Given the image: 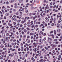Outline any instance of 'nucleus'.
I'll list each match as a JSON object with an SVG mask.
<instances>
[{
    "label": "nucleus",
    "mask_w": 62,
    "mask_h": 62,
    "mask_svg": "<svg viewBox=\"0 0 62 62\" xmlns=\"http://www.w3.org/2000/svg\"><path fill=\"white\" fill-rule=\"evenodd\" d=\"M26 22V20L24 19V21H22L21 22V23H25Z\"/></svg>",
    "instance_id": "f257e3e1"
},
{
    "label": "nucleus",
    "mask_w": 62,
    "mask_h": 62,
    "mask_svg": "<svg viewBox=\"0 0 62 62\" xmlns=\"http://www.w3.org/2000/svg\"><path fill=\"white\" fill-rule=\"evenodd\" d=\"M55 21H56V18H54V22L55 23Z\"/></svg>",
    "instance_id": "f03ea898"
},
{
    "label": "nucleus",
    "mask_w": 62,
    "mask_h": 62,
    "mask_svg": "<svg viewBox=\"0 0 62 62\" xmlns=\"http://www.w3.org/2000/svg\"><path fill=\"white\" fill-rule=\"evenodd\" d=\"M23 31L25 33H26L27 32V30H26V29H24L23 30Z\"/></svg>",
    "instance_id": "7ed1b4c3"
},
{
    "label": "nucleus",
    "mask_w": 62,
    "mask_h": 62,
    "mask_svg": "<svg viewBox=\"0 0 62 62\" xmlns=\"http://www.w3.org/2000/svg\"><path fill=\"white\" fill-rule=\"evenodd\" d=\"M9 14L8 13H7L5 14V16H8L9 15Z\"/></svg>",
    "instance_id": "20e7f679"
},
{
    "label": "nucleus",
    "mask_w": 62,
    "mask_h": 62,
    "mask_svg": "<svg viewBox=\"0 0 62 62\" xmlns=\"http://www.w3.org/2000/svg\"><path fill=\"white\" fill-rule=\"evenodd\" d=\"M60 31H61V30H60V29H58L57 31V32H60Z\"/></svg>",
    "instance_id": "39448f33"
},
{
    "label": "nucleus",
    "mask_w": 62,
    "mask_h": 62,
    "mask_svg": "<svg viewBox=\"0 0 62 62\" xmlns=\"http://www.w3.org/2000/svg\"><path fill=\"white\" fill-rule=\"evenodd\" d=\"M23 2V0H20L19 1V3H22Z\"/></svg>",
    "instance_id": "423d86ee"
},
{
    "label": "nucleus",
    "mask_w": 62,
    "mask_h": 62,
    "mask_svg": "<svg viewBox=\"0 0 62 62\" xmlns=\"http://www.w3.org/2000/svg\"><path fill=\"white\" fill-rule=\"evenodd\" d=\"M26 29H27V30H28V31H29V30H30V28H28V27H27L26 28Z\"/></svg>",
    "instance_id": "0eeeda50"
},
{
    "label": "nucleus",
    "mask_w": 62,
    "mask_h": 62,
    "mask_svg": "<svg viewBox=\"0 0 62 62\" xmlns=\"http://www.w3.org/2000/svg\"><path fill=\"white\" fill-rule=\"evenodd\" d=\"M14 2V0H11L10 2V3H13Z\"/></svg>",
    "instance_id": "6e6552de"
},
{
    "label": "nucleus",
    "mask_w": 62,
    "mask_h": 62,
    "mask_svg": "<svg viewBox=\"0 0 62 62\" xmlns=\"http://www.w3.org/2000/svg\"><path fill=\"white\" fill-rule=\"evenodd\" d=\"M39 61L40 62H42V61H43V59H42L41 60H39Z\"/></svg>",
    "instance_id": "1a4fd4ad"
},
{
    "label": "nucleus",
    "mask_w": 62,
    "mask_h": 62,
    "mask_svg": "<svg viewBox=\"0 0 62 62\" xmlns=\"http://www.w3.org/2000/svg\"><path fill=\"white\" fill-rule=\"evenodd\" d=\"M37 51V48H34V52H36Z\"/></svg>",
    "instance_id": "9d476101"
},
{
    "label": "nucleus",
    "mask_w": 62,
    "mask_h": 62,
    "mask_svg": "<svg viewBox=\"0 0 62 62\" xmlns=\"http://www.w3.org/2000/svg\"><path fill=\"white\" fill-rule=\"evenodd\" d=\"M34 41H36V42H38V41H39L38 40H35V39H34Z\"/></svg>",
    "instance_id": "9b49d317"
},
{
    "label": "nucleus",
    "mask_w": 62,
    "mask_h": 62,
    "mask_svg": "<svg viewBox=\"0 0 62 62\" xmlns=\"http://www.w3.org/2000/svg\"><path fill=\"white\" fill-rule=\"evenodd\" d=\"M34 35L33 33H30V35H31L32 36H33Z\"/></svg>",
    "instance_id": "f8f14e48"
},
{
    "label": "nucleus",
    "mask_w": 62,
    "mask_h": 62,
    "mask_svg": "<svg viewBox=\"0 0 62 62\" xmlns=\"http://www.w3.org/2000/svg\"><path fill=\"white\" fill-rule=\"evenodd\" d=\"M21 33L23 35H24V33L23 31H22Z\"/></svg>",
    "instance_id": "ddd939ff"
},
{
    "label": "nucleus",
    "mask_w": 62,
    "mask_h": 62,
    "mask_svg": "<svg viewBox=\"0 0 62 62\" xmlns=\"http://www.w3.org/2000/svg\"><path fill=\"white\" fill-rule=\"evenodd\" d=\"M23 25H22V24H21L20 25V27H23Z\"/></svg>",
    "instance_id": "4468645a"
},
{
    "label": "nucleus",
    "mask_w": 62,
    "mask_h": 62,
    "mask_svg": "<svg viewBox=\"0 0 62 62\" xmlns=\"http://www.w3.org/2000/svg\"><path fill=\"white\" fill-rule=\"evenodd\" d=\"M61 21L60 20H59L58 21V23H61Z\"/></svg>",
    "instance_id": "2eb2a0df"
},
{
    "label": "nucleus",
    "mask_w": 62,
    "mask_h": 62,
    "mask_svg": "<svg viewBox=\"0 0 62 62\" xmlns=\"http://www.w3.org/2000/svg\"><path fill=\"white\" fill-rule=\"evenodd\" d=\"M45 49H46V50L48 49V48H47V47H46V46L45 47Z\"/></svg>",
    "instance_id": "dca6fc26"
},
{
    "label": "nucleus",
    "mask_w": 62,
    "mask_h": 62,
    "mask_svg": "<svg viewBox=\"0 0 62 62\" xmlns=\"http://www.w3.org/2000/svg\"><path fill=\"white\" fill-rule=\"evenodd\" d=\"M20 13L21 14L20 15V16H22L21 15H22V14H23V13L22 12H20Z\"/></svg>",
    "instance_id": "f3484780"
},
{
    "label": "nucleus",
    "mask_w": 62,
    "mask_h": 62,
    "mask_svg": "<svg viewBox=\"0 0 62 62\" xmlns=\"http://www.w3.org/2000/svg\"><path fill=\"white\" fill-rule=\"evenodd\" d=\"M8 37H6V40L7 41L8 40Z\"/></svg>",
    "instance_id": "a211bd4d"
},
{
    "label": "nucleus",
    "mask_w": 62,
    "mask_h": 62,
    "mask_svg": "<svg viewBox=\"0 0 62 62\" xmlns=\"http://www.w3.org/2000/svg\"><path fill=\"white\" fill-rule=\"evenodd\" d=\"M54 34L55 35L56 33V31H55V30L54 31Z\"/></svg>",
    "instance_id": "6ab92c4d"
},
{
    "label": "nucleus",
    "mask_w": 62,
    "mask_h": 62,
    "mask_svg": "<svg viewBox=\"0 0 62 62\" xmlns=\"http://www.w3.org/2000/svg\"><path fill=\"white\" fill-rule=\"evenodd\" d=\"M26 48L27 49V51H28V50H29V48L28 47H26Z\"/></svg>",
    "instance_id": "aec40b11"
},
{
    "label": "nucleus",
    "mask_w": 62,
    "mask_h": 62,
    "mask_svg": "<svg viewBox=\"0 0 62 62\" xmlns=\"http://www.w3.org/2000/svg\"><path fill=\"white\" fill-rule=\"evenodd\" d=\"M35 27V25H33L31 26V28H33V27Z\"/></svg>",
    "instance_id": "412c9836"
},
{
    "label": "nucleus",
    "mask_w": 62,
    "mask_h": 62,
    "mask_svg": "<svg viewBox=\"0 0 62 62\" xmlns=\"http://www.w3.org/2000/svg\"><path fill=\"white\" fill-rule=\"evenodd\" d=\"M36 21H37V19H36L34 21V24H35V23H36Z\"/></svg>",
    "instance_id": "4be33fe9"
},
{
    "label": "nucleus",
    "mask_w": 62,
    "mask_h": 62,
    "mask_svg": "<svg viewBox=\"0 0 62 62\" xmlns=\"http://www.w3.org/2000/svg\"><path fill=\"white\" fill-rule=\"evenodd\" d=\"M14 24V25H15V24H16V22H13Z\"/></svg>",
    "instance_id": "5701e85b"
},
{
    "label": "nucleus",
    "mask_w": 62,
    "mask_h": 62,
    "mask_svg": "<svg viewBox=\"0 0 62 62\" xmlns=\"http://www.w3.org/2000/svg\"><path fill=\"white\" fill-rule=\"evenodd\" d=\"M58 43H59V42H55V44H58Z\"/></svg>",
    "instance_id": "b1692460"
},
{
    "label": "nucleus",
    "mask_w": 62,
    "mask_h": 62,
    "mask_svg": "<svg viewBox=\"0 0 62 62\" xmlns=\"http://www.w3.org/2000/svg\"><path fill=\"white\" fill-rule=\"evenodd\" d=\"M29 33H30V32L29 31H28L27 32V34H29Z\"/></svg>",
    "instance_id": "393cba45"
},
{
    "label": "nucleus",
    "mask_w": 62,
    "mask_h": 62,
    "mask_svg": "<svg viewBox=\"0 0 62 62\" xmlns=\"http://www.w3.org/2000/svg\"><path fill=\"white\" fill-rule=\"evenodd\" d=\"M53 47H56V46L57 45H53Z\"/></svg>",
    "instance_id": "a878e982"
},
{
    "label": "nucleus",
    "mask_w": 62,
    "mask_h": 62,
    "mask_svg": "<svg viewBox=\"0 0 62 62\" xmlns=\"http://www.w3.org/2000/svg\"><path fill=\"white\" fill-rule=\"evenodd\" d=\"M43 47V46H40V49H42V47Z\"/></svg>",
    "instance_id": "bb28decb"
},
{
    "label": "nucleus",
    "mask_w": 62,
    "mask_h": 62,
    "mask_svg": "<svg viewBox=\"0 0 62 62\" xmlns=\"http://www.w3.org/2000/svg\"><path fill=\"white\" fill-rule=\"evenodd\" d=\"M2 51H3V50H2L1 49H0V52H1V53H2Z\"/></svg>",
    "instance_id": "cd10ccee"
},
{
    "label": "nucleus",
    "mask_w": 62,
    "mask_h": 62,
    "mask_svg": "<svg viewBox=\"0 0 62 62\" xmlns=\"http://www.w3.org/2000/svg\"><path fill=\"white\" fill-rule=\"evenodd\" d=\"M53 32H54V31H52L50 32V34H51L52 33H53Z\"/></svg>",
    "instance_id": "c85d7f7f"
},
{
    "label": "nucleus",
    "mask_w": 62,
    "mask_h": 62,
    "mask_svg": "<svg viewBox=\"0 0 62 62\" xmlns=\"http://www.w3.org/2000/svg\"><path fill=\"white\" fill-rule=\"evenodd\" d=\"M59 58H61V55H59L58 56Z\"/></svg>",
    "instance_id": "c756f323"
},
{
    "label": "nucleus",
    "mask_w": 62,
    "mask_h": 62,
    "mask_svg": "<svg viewBox=\"0 0 62 62\" xmlns=\"http://www.w3.org/2000/svg\"><path fill=\"white\" fill-rule=\"evenodd\" d=\"M24 29V27H23L21 28V30H23Z\"/></svg>",
    "instance_id": "7c9ffc66"
},
{
    "label": "nucleus",
    "mask_w": 62,
    "mask_h": 62,
    "mask_svg": "<svg viewBox=\"0 0 62 62\" xmlns=\"http://www.w3.org/2000/svg\"><path fill=\"white\" fill-rule=\"evenodd\" d=\"M27 26L28 27H30V26H31V25H29L28 24L27 25Z\"/></svg>",
    "instance_id": "2f4dec72"
},
{
    "label": "nucleus",
    "mask_w": 62,
    "mask_h": 62,
    "mask_svg": "<svg viewBox=\"0 0 62 62\" xmlns=\"http://www.w3.org/2000/svg\"><path fill=\"white\" fill-rule=\"evenodd\" d=\"M20 38H22V37H23V36H22V35H20Z\"/></svg>",
    "instance_id": "473e14b6"
},
{
    "label": "nucleus",
    "mask_w": 62,
    "mask_h": 62,
    "mask_svg": "<svg viewBox=\"0 0 62 62\" xmlns=\"http://www.w3.org/2000/svg\"><path fill=\"white\" fill-rule=\"evenodd\" d=\"M3 50H7V48H3Z\"/></svg>",
    "instance_id": "72a5a7b5"
},
{
    "label": "nucleus",
    "mask_w": 62,
    "mask_h": 62,
    "mask_svg": "<svg viewBox=\"0 0 62 62\" xmlns=\"http://www.w3.org/2000/svg\"><path fill=\"white\" fill-rule=\"evenodd\" d=\"M2 12L3 13H4V10H3V9H2Z\"/></svg>",
    "instance_id": "f704fd0d"
},
{
    "label": "nucleus",
    "mask_w": 62,
    "mask_h": 62,
    "mask_svg": "<svg viewBox=\"0 0 62 62\" xmlns=\"http://www.w3.org/2000/svg\"><path fill=\"white\" fill-rule=\"evenodd\" d=\"M57 40V39H55L54 40V41H56Z\"/></svg>",
    "instance_id": "c9c22d12"
},
{
    "label": "nucleus",
    "mask_w": 62,
    "mask_h": 62,
    "mask_svg": "<svg viewBox=\"0 0 62 62\" xmlns=\"http://www.w3.org/2000/svg\"><path fill=\"white\" fill-rule=\"evenodd\" d=\"M20 22H21V21L19 20H18L17 21V22L18 23H20Z\"/></svg>",
    "instance_id": "e433bc0d"
},
{
    "label": "nucleus",
    "mask_w": 62,
    "mask_h": 62,
    "mask_svg": "<svg viewBox=\"0 0 62 62\" xmlns=\"http://www.w3.org/2000/svg\"><path fill=\"white\" fill-rule=\"evenodd\" d=\"M46 38H44L43 39V40H44V41H45V40H46Z\"/></svg>",
    "instance_id": "4c0bfd02"
},
{
    "label": "nucleus",
    "mask_w": 62,
    "mask_h": 62,
    "mask_svg": "<svg viewBox=\"0 0 62 62\" xmlns=\"http://www.w3.org/2000/svg\"><path fill=\"white\" fill-rule=\"evenodd\" d=\"M19 11L21 12V11H23V10H21V9H19Z\"/></svg>",
    "instance_id": "58836bf2"
},
{
    "label": "nucleus",
    "mask_w": 62,
    "mask_h": 62,
    "mask_svg": "<svg viewBox=\"0 0 62 62\" xmlns=\"http://www.w3.org/2000/svg\"><path fill=\"white\" fill-rule=\"evenodd\" d=\"M56 53H58V54H59V52H58V50L56 51Z\"/></svg>",
    "instance_id": "ea45409f"
},
{
    "label": "nucleus",
    "mask_w": 62,
    "mask_h": 62,
    "mask_svg": "<svg viewBox=\"0 0 62 62\" xmlns=\"http://www.w3.org/2000/svg\"><path fill=\"white\" fill-rule=\"evenodd\" d=\"M18 51H20L21 50V49L20 48H18Z\"/></svg>",
    "instance_id": "a19ab883"
},
{
    "label": "nucleus",
    "mask_w": 62,
    "mask_h": 62,
    "mask_svg": "<svg viewBox=\"0 0 62 62\" xmlns=\"http://www.w3.org/2000/svg\"><path fill=\"white\" fill-rule=\"evenodd\" d=\"M35 27H36V28L38 27V25H36L35 26Z\"/></svg>",
    "instance_id": "79ce46f5"
},
{
    "label": "nucleus",
    "mask_w": 62,
    "mask_h": 62,
    "mask_svg": "<svg viewBox=\"0 0 62 62\" xmlns=\"http://www.w3.org/2000/svg\"><path fill=\"white\" fill-rule=\"evenodd\" d=\"M37 23H38V24H40V22H37Z\"/></svg>",
    "instance_id": "37998d69"
},
{
    "label": "nucleus",
    "mask_w": 62,
    "mask_h": 62,
    "mask_svg": "<svg viewBox=\"0 0 62 62\" xmlns=\"http://www.w3.org/2000/svg\"><path fill=\"white\" fill-rule=\"evenodd\" d=\"M9 34H8V33H7L6 34V35L8 36Z\"/></svg>",
    "instance_id": "c03bdc74"
},
{
    "label": "nucleus",
    "mask_w": 62,
    "mask_h": 62,
    "mask_svg": "<svg viewBox=\"0 0 62 62\" xmlns=\"http://www.w3.org/2000/svg\"><path fill=\"white\" fill-rule=\"evenodd\" d=\"M15 49H12V51H15Z\"/></svg>",
    "instance_id": "a18cd8bd"
},
{
    "label": "nucleus",
    "mask_w": 62,
    "mask_h": 62,
    "mask_svg": "<svg viewBox=\"0 0 62 62\" xmlns=\"http://www.w3.org/2000/svg\"><path fill=\"white\" fill-rule=\"evenodd\" d=\"M17 43H20V42H19V40H17Z\"/></svg>",
    "instance_id": "49530a36"
},
{
    "label": "nucleus",
    "mask_w": 62,
    "mask_h": 62,
    "mask_svg": "<svg viewBox=\"0 0 62 62\" xmlns=\"http://www.w3.org/2000/svg\"><path fill=\"white\" fill-rule=\"evenodd\" d=\"M44 58H45V59H47V57H45Z\"/></svg>",
    "instance_id": "de8ad7c7"
},
{
    "label": "nucleus",
    "mask_w": 62,
    "mask_h": 62,
    "mask_svg": "<svg viewBox=\"0 0 62 62\" xmlns=\"http://www.w3.org/2000/svg\"><path fill=\"white\" fill-rule=\"evenodd\" d=\"M6 42L5 41H3V42H2V43L3 44H4V43H5Z\"/></svg>",
    "instance_id": "09e8293b"
},
{
    "label": "nucleus",
    "mask_w": 62,
    "mask_h": 62,
    "mask_svg": "<svg viewBox=\"0 0 62 62\" xmlns=\"http://www.w3.org/2000/svg\"><path fill=\"white\" fill-rule=\"evenodd\" d=\"M2 54H4L5 52H2Z\"/></svg>",
    "instance_id": "8fccbe9b"
},
{
    "label": "nucleus",
    "mask_w": 62,
    "mask_h": 62,
    "mask_svg": "<svg viewBox=\"0 0 62 62\" xmlns=\"http://www.w3.org/2000/svg\"><path fill=\"white\" fill-rule=\"evenodd\" d=\"M53 13V12H51L49 14V15H51Z\"/></svg>",
    "instance_id": "3c124183"
},
{
    "label": "nucleus",
    "mask_w": 62,
    "mask_h": 62,
    "mask_svg": "<svg viewBox=\"0 0 62 62\" xmlns=\"http://www.w3.org/2000/svg\"><path fill=\"white\" fill-rule=\"evenodd\" d=\"M24 59H25V57H23L22 58V60H24Z\"/></svg>",
    "instance_id": "603ef678"
},
{
    "label": "nucleus",
    "mask_w": 62,
    "mask_h": 62,
    "mask_svg": "<svg viewBox=\"0 0 62 62\" xmlns=\"http://www.w3.org/2000/svg\"><path fill=\"white\" fill-rule=\"evenodd\" d=\"M14 21L15 22H16L17 21V19L16 18H15Z\"/></svg>",
    "instance_id": "864d4df0"
},
{
    "label": "nucleus",
    "mask_w": 62,
    "mask_h": 62,
    "mask_svg": "<svg viewBox=\"0 0 62 62\" xmlns=\"http://www.w3.org/2000/svg\"><path fill=\"white\" fill-rule=\"evenodd\" d=\"M55 7H56V6L54 5V6L53 7V8H55Z\"/></svg>",
    "instance_id": "5fc2aeb1"
},
{
    "label": "nucleus",
    "mask_w": 62,
    "mask_h": 62,
    "mask_svg": "<svg viewBox=\"0 0 62 62\" xmlns=\"http://www.w3.org/2000/svg\"><path fill=\"white\" fill-rule=\"evenodd\" d=\"M8 53H10V51L9 50L8 52Z\"/></svg>",
    "instance_id": "6e6d98bb"
},
{
    "label": "nucleus",
    "mask_w": 62,
    "mask_h": 62,
    "mask_svg": "<svg viewBox=\"0 0 62 62\" xmlns=\"http://www.w3.org/2000/svg\"><path fill=\"white\" fill-rule=\"evenodd\" d=\"M55 12H58V10H55Z\"/></svg>",
    "instance_id": "4d7b16f0"
},
{
    "label": "nucleus",
    "mask_w": 62,
    "mask_h": 62,
    "mask_svg": "<svg viewBox=\"0 0 62 62\" xmlns=\"http://www.w3.org/2000/svg\"><path fill=\"white\" fill-rule=\"evenodd\" d=\"M39 42H41V39H40V40H39Z\"/></svg>",
    "instance_id": "13d9d810"
},
{
    "label": "nucleus",
    "mask_w": 62,
    "mask_h": 62,
    "mask_svg": "<svg viewBox=\"0 0 62 62\" xmlns=\"http://www.w3.org/2000/svg\"><path fill=\"white\" fill-rule=\"evenodd\" d=\"M4 19H6V16H5L4 17Z\"/></svg>",
    "instance_id": "bf43d9fd"
},
{
    "label": "nucleus",
    "mask_w": 62,
    "mask_h": 62,
    "mask_svg": "<svg viewBox=\"0 0 62 62\" xmlns=\"http://www.w3.org/2000/svg\"><path fill=\"white\" fill-rule=\"evenodd\" d=\"M59 58H58L57 59L59 60H60V59Z\"/></svg>",
    "instance_id": "052dcab7"
},
{
    "label": "nucleus",
    "mask_w": 62,
    "mask_h": 62,
    "mask_svg": "<svg viewBox=\"0 0 62 62\" xmlns=\"http://www.w3.org/2000/svg\"><path fill=\"white\" fill-rule=\"evenodd\" d=\"M53 53H54L55 52V51L54 50H53L52 51Z\"/></svg>",
    "instance_id": "680f3d73"
},
{
    "label": "nucleus",
    "mask_w": 62,
    "mask_h": 62,
    "mask_svg": "<svg viewBox=\"0 0 62 62\" xmlns=\"http://www.w3.org/2000/svg\"><path fill=\"white\" fill-rule=\"evenodd\" d=\"M5 12H8V10H5Z\"/></svg>",
    "instance_id": "e2e57ef3"
},
{
    "label": "nucleus",
    "mask_w": 62,
    "mask_h": 62,
    "mask_svg": "<svg viewBox=\"0 0 62 62\" xmlns=\"http://www.w3.org/2000/svg\"><path fill=\"white\" fill-rule=\"evenodd\" d=\"M52 2H51L50 4V6H51V5H52Z\"/></svg>",
    "instance_id": "0e129e2a"
},
{
    "label": "nucleus",
    "mask_w": 62,
    "mask_h": 62,
    "mask_svg": "<svg viewBox=\"0 0 62 62\" xmlns=\"http://www.w3.org/2000/svg\"><path fill=\"white\" fill-rule=\"evenodd\" d=\"M23 48H21V51H23Z\"/></svg>",
    "instance_id": "69168bd1"
},
{
    "label": "nucleus",
    "mask_w": 62,
    "mask_h": 62,
    "mask_svg": "<svg viewBox=\"0 0 62 62\" xmlns=\"http://www.w3.org/2000/svg\"><path fill=\"white\" fill-rule=\"evenodd\" d=\"M53 16H56V14H53Z\"/></svg>",
    "instance_id": "338daca9"
},
{
    "label": "nucleus",
    "mask_w": 62,
    "mask_h": 62,
    "mask_svg": "<svg viewBox=\"0 0 62 62\" xmlns=\"http://www.w3.org/2000/svg\"><path fill=\"white\" fill-rule=\"evenodd\" d=\"M25 45H27V46H29V45H28L27 43H26L25 44Z\"/></svg>",
    "instance_id": "774afa93"
}]
</instances>
